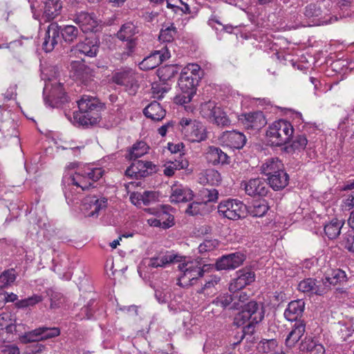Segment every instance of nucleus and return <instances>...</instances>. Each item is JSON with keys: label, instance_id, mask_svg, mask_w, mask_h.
<instances>
[{"label": "nucleus", "instance_id": "nucleus-1", "mask_svg": "<svg viewBox=\"0 0 354 354\" xmlns=\"http://www.w3.org/2000/svg\"><path fill=\"white\" fill-rule=\"evenodd\" d=\"M79 112L74 113V119L82 126L93 125L97 124L100 118V111L103 109V104L98 99L83 95L77 101Z\"/></svg>", "mask_w": 354, "mask_h": 354}, {"label": "nucleus", "instance_id": "nucleus-2", "mask_svg": "<svg viewBox=\"0 0 354 354\" xmlns=\"http://www.w3.org/2000/svg\"><path fill=\"white\" fill-rule=\"evenodd\" d=\"M178 263V268L181 272L178 277L177 284L179 286L188 288L196 284L203 277L206 266H202L198 261H186V257H183V261Z\"/></svg>", "mask_w": 354, "mask_h": 354}, {"label": "nucleus", "instance_id": "nucleus-3", "mask_svg": "<svg viewBox=\"0 0 354 354\" xmlns=\"http://www.w3.org/2000/svg\"><path fill=\"white\" fill-rule=\"evenodd\" d=\"M294 133L291 123L286 120H279L268 127L266 136L272 146L284 147Z\"/></svg>", "mask_w": 354, "mask_h": 354}, {"label": "nucleus", "instance_id": "nucleus-4", "mask_svg": "<svg viewBox=\"0 0 354 354\" xmlns=\"http://www.w3.org/2000/svg\"><path fill=\"white\" fill-rule=\"evenodd\" d=\"M104 172V171L100 167H86L71 176V182L73 185L80 187L82 190H87L90 187H95L94 183L102 177Z\"/></svg>", "mask_w": 354, "mask_h": 354}, {"label": "nucleus", "instance_id": "nucleus-5", "mask_svg": "<svg viewBox=\"0 0 354 354\" xmlns=\"http://www.w3.org/2000/svg\"><path fill=\"white\" fill-rule=\"evenodd\" d=\"M199 81L198 76L194 77L193 78V77L180 73L178 84L181 93L175 97V102L180 105L190 102L193 96L196 94V86Z\"/></svg>", "mask_w": 354, "mask_h": 354}, {"label": "nucleus", "instance_id": "nucleus-6", "mask_svg": "<svg viewBox=\"0 0 354 354\" xmlns=\"http://www.w3.org/2000/svg\"><path fill=\"white\" fill-rule=\"evenodd\" d=\"M179 127L182 134L190 142H201L207 138L205 127L196 120L183 118L179 122Z\"/></svg>", "mask_w": 354, "mask_h": 354}, {"label": "nucleus", "instance_id": "nucleus-7", "mask_svg": "<svg viewBox=\"0 0 354 354\" xmlns=\"http://www.w3.org/2000/svg\"><path fill=\"white\" fill-rule=\"evenodd\" d=\"M200 113L203 118L218 126L225 127L230 124L227 114L220 106H217L214 101L202 103L200 107Z\"/></svg>", "mask_w": 354, "mask_h": 354}, {"label": "nucleus", "instance_id": "nucleus-8", "mask_svg": "<svg viewBox=\"0 0 354 354\" xmlns=\"http://www.w3.org/2000/svg\"><path fill=\"white\" fill-rule=\"evenodd\" d=\"M246 209V205L236 199H227L221 202L218 206L219 214L230 220L245 217Z\"/></svg>", "mask_w": 354, "mask_h": 354}, {"label": "nucleus", "instance_id": "nucleus-9", "mask_svg": "<svg viewBox=\"0 0 354 354\" xmlns=\"http://www.w3.org/2000/svg\"><path fill=\"white\" fill-rule=\"evenodd\" d=\"M113 82L124 86L125 91L131 95H135L139 88L135 73L131 70H122L115 73L112 76Z\"/></svg>", "mask_w": 354, "mask_h": 354}, {"label": "nucleus", "instance_id": "nucleus-10", "mask_svg": "<svg viewBox=\"0 0 354 354\" xmlns=\"http://www.w3.org/2000/svg\"><path fill=\"white\" fill-rule=\"evenodd\" d=\"M169 46L165 45L160 50H155L145 57L140 64L139 68L143 71H149L155 68L162 62L170 57Z\"/></svg>", "mask_w": 354, "mask_h": 354}, {"label": "nucleus", "instance_id": "nucleus-11", "mask_svg": "<svg viewBox=\"0 0 354 354\" xmlns=\"http://www.w3.org/2000/svg\"><path fill=\"white\" fill-rule=\"evenodd\" d=\"M236 277L233 279L229 284L230 292L241 290L245 286L254 282L256 274L250 268H242L236 272Z\"/></svg>", "mask_w": 354, "mask_h": 354}, {"label": "nucleus", "instance_id": "nucleus-12", "mask_svg": "<svg viewBox=\"0 0 354 354\" xmlns=\"http://www.w3.org/2000/svg\"><path fill=\"white\" fill-rule=\"evenodd\" d=\"M133 162L129 167L125 174L131 177L139 178L146 177L156 171V167L151 162L139 160H133Z\"/></svg>", "mask_w": 354, "mask_h": 354}, {"label": "nucleus", "instance_id": "nucleus-13", "mask_svg": "<svg viewBox=\"0 0 354 354\" xmlns=\"http://www.w3.org/2000/svg\"><path fill=\"white\" fill-rule=\"evenodd\" d=\"M138 32V28L132 22L124 24L118 31L117 37L122 41H127V54L130 55L134 51L136 46V39L133 36Z\"/></svg>", "mask_w": 354, "mask_h": 354}, {"label": "nucleus", "instance_id": "nucleus-14", "mask_svg": "<svg viewBox=\"0 0 354 354\" xmlns=\"http://www.w3.org/2000/svg\"><path fill=\"white\" fill-rule=\"evenodd\" d=\"M73 21L84 32H97L99 30V22L93 13L77 12L74 15Z\"/></svg>", "mask_w": 354, "mask_h": 354}, {"label": "nucleus", "instance_id": "nucleus-15", "mask_svg": "<svg viewBox=\"0 0 354 354\" xmlns=\"http://www.w3.org/2000/svg\"><path fill=\"white\" fill-rule=\"evenodd\" d=\"M241 185L244 187L245 193L250 196H265L269 192L268 183L260 178H251L248 181H243Z\"/></svg>", "mask_w": 354, "mask_h": 354}, {"label": "nucleus", "instance_id": "nucleus-16", "mask_svg": "<svg viewBox=\"0 0 354 354\" xmlns=\"http://www.w3.org/2000/svg\"><path fill=\"white\" fill-rule=\"evenodd\" d=\"M61 41L60 26L55 22L50 24L45 32L42 48L46 52H51Z\"/></svg>", "mask_w": 354, "mask_h": 354}, {"label": "nucleus", "instance_id": "nucleus-17", "mask_svg": "<svg viewBox=\"0 0 354 354\" xmlns=\"http://www.w3.org/2000/svg\"><path fill=\"white\" fill-rule=\"evenodd\" d=\"M46 103L50 106L59 107L68 102V97L63 88V84L60 82L51 84V88L48 97L45 98Z\"/></svg>", "mask_w": 354, "mask_h": 354}, {"label": "nucleus", "instance_id": "nucleus-18", "mask_svg": "<svg viewBox=\"0 0 354 354\" xmlns=\"http://www.w3.org/2000/svg\"><path fill=\"white\" fill-rule=\"evenodd\" d=\"M245 259V255L241 252L224 255L216 261V268L218 270H234L239 267Z\"/></svg>", "mask_w": 354, "mask_h": 354}, {"label": "nucleus", "instance_id": "nucleus-19", "mask_svg": "<svg viewBox=\"0 0 354 354\" xmlns=\"http://www.w3.org/2000/svg\"><path fill=\"white\" fill-rule=\"evenodd\" d=\"M241 120L246 129L254 131H258L266 124V118L261 111L242 115Z\"/></svg>", "mask_w": 354, "mask_h": 354}, {"label": "nucleus", "instance_id": "nucleus-20", "mask_svg": "<svg viewBox=\"0 0 354 354\" xmlns=\"http://www.w3.org/2000/svg\"><path fill=\"white\" fill-rule=\"evenodd\" d=\"M43 15L44 21H50L58 17L62 12V2L61 0H42Z\"/></svg>", "mask_w": 354, "mask_h": 354}, {"label": "nucleus", "instance_id": "nucleus-21", "mask_svg": "<svg viewBox=\"0 0 354 354\" xmlns=\"http://www.w3.org/2000/svg\"><path fill=\"white\" fill-rule=\"evenodd\" d=\"M305 308V302L302 299L290 301L284 311L285 318L290 322L301 321V317Z\"/></svg>", "mask_w": 354, "mask_h": 354}, {"label": "nucleus", "instance_id": "nucleus-22", "mask_svg": "<svg viewBox=\"0 0 354 354\" xmlns=\"http://www.w3.org/2000/svg\"><path fill=\"white\" fill-rule=\"evenodd\" d=\"M242 309L245 313H247L252 323H259L264 317L265 311L262 303L250 301L244 304Z\"/></svg>", "mask_w": 354, "mask_h": 354}, {"label": "nucleus", "instance_id": "nucleus-23", "mask_svg": "<svg viewBox=\"0 0 354 354\" xmlns=\"http://www.w3.org/2000/svg\"><path fill=\"white\" fill-rule=\"evenodd\" d=\"M298 290L305 293L322 295L326 293V288L322 285V281L308 278L299 282Z\"/></svg>", "mask_w": 354, "mask_h": 354}, {"label": "nucleus", "instance_id": "nucleus-24", "mask_svg": "<svg viewBox=\"0 0 354 354\" xmlns=\"http://www.w3.org/2000/svg\"><path fill=\"white\" fill-rule=\"evenodd\" d=\"M221 138L225 145L232 149H240L246 142L245 135L236 131H226L223 133Z\"/></svg>", "mask_w": 354, "mask_h": 354}, {"label": "nucleus", "instance_id": "nucleus-25", "mask_svg": "<svg viewBox=\"0 0 354 354\" xmlns=\"http://www.w3.org/2000/svg\"><path fill=\"white\" fill-rule=\"evenodd\" d=\"M100 39L95 36H91L86 38L82 42L77 45L78 51L85 55L91 57H95L99 50Z\"/></svg>", "mask_w": 354, "mask_h": 354}, {"label": "nucleus", "instance_id": "nucleus-26", "mask_svg": "<svg viewBox=\"0 0 354 354\" xmlns=\"http://www.w3.org/2000/svg\"><path fill=\"white\" fill-rule=\"evenodd\" d=\"M107 198L101 197L97 198L95 196H93L86 199L84 203L85 209H90L91 212L88 213L89 217H97L102 210H104L107 207Z\"/></svg>", "mask_w": 354, "mask_h": 354}, {"label": "nucleus", "instance_id": "nucleus-27", "mask_svg": "<svg viewBox=\"0 0 354 354\" xmlns=\"http://www.w3.org/2000/svg\"><path fill=\"white\" fill-rule=\"evenodd\" d=\"M304 15L306 19L310 20L308 26H319L325 22L321 19L322 10L318 3L308 4L304 8Z\"/></svg>", "mask_w": 354, "mask_h": 354}, {"label": "nucleus", "instance_id": "nucleus-28", "mask_svg": "<svg viewBox=\"0 0 354 354\" xmlns=\"http://www.w3.org/2000/svg\"><path fill=\"white\" fill-rule=\"evenodd\" d=\"M346 279L347 277L344 271L341 269H333L326 274L325 277L322 279V283L323 286L326 288V292H327L332 286L344 282Z\"/></svg>", "mask_w": 354, "mask_h": 354}, {"label": "nucleus", "instance_id": "nucleus-29", "mask_svg": "<svg viewBox=\"0 0 354 354\" xmlns=\"http://www.w3.org/2000/svg\"><path fill=\"white\" fill-rule=\"evenodd\" d=\"M183 256L169 252L164 255H159L158 257L151 258L148 266L151 268L165 267L166 265L171 263L181 262L183 261Z\"/></svg>", "mask_w": 354, "mask_h": 354}, {"label": "nucleus", "instance_id": "nucleus-30", "mask_svg": "<svg viewBox=\"0 0 354 354\" xmlns=\"http://www.w3.org/2000/svg\"><path fill=\"white\" fill-rule=\"evenodd\" d=\"M206 158L209 162L214 165L230 163V157L220 148L211 146L208 147Z\"/></svg>", "mask_w": 354, "mask_h": 354}, {"label": "nucleus", "instance_id": "nucleus-31", "mask_svg": "<svg viewBox=\"0 0 354 354\" xmlns=\"http://www.w3.org/2000/svg\"><path fill=\"white\" fill-rule=\"evenodd\" d=\"M193 198V192L189 188L182 186L171 188L170 201L172 203L188 202L192 201Z\"/></svg>", "mask_w": 354, "mask_h": 354}, {"label": "nucleus", "instance_id": "nucleus-32", "mask_svg": "<svg viewBox=\"0 0 354 354\" xmlns=\"http://www.w3.org/2000/svg\"><path fill=\"white\" fill-rule=\"evenodd\" d=\"M306 331V324L304 321L295 322L292 330L288 335L285 343L286 346L291 348L299 341Z\"/></svg>", "mask_w": 354, "mask_h": 354}, {"label": "nucleus", "instance_id": "nucleus-33", "mask_svg": "<svg viewBox=\"0 0 354 354\" xmlns=\"http://www.w3.org/2000/svg\"><path fill=\"white\" fill-rule=\"evenodd\" d=\"M71 72L75 80H79L82 82H87L91 77V69L78 61H73L71 63Z\"/></svg>", "mask_w": 354, "mask_h": 354}, {"label": "nucleus", "instance_id": "nucleus-34", "mask_svg": "<svg viewBox=\"0 0 354 354\" xmlns=\"http://www.w3.org/2000/svg\"><path fill=\"white\" fill-rule=\"evenodd\" d=\"M268 184L274 191H279L284 189L289 183V175L283 169L277 174L268 178Z\"/></svg>", "mask_w": 354, "mask_h": 354}, {"label": "nucleus", "instance_id": "nucleus-35", "mask_svg": "<svg viewBox=\"0 0 354 354\" xmlns=\"http://www.w3.org/2000/svg\"><path fill=\"white\" fill-rule=\"evenodd\" d=\"M143 113L152 120L160 121L165 117L166 111L160 103L153 101L143 109Z\"/></svg>", "mask_w": 354, "mask_h": 354}, {"label": "nucleus", "instance_id": "nucleus-36", "mask_svg": "<svg viewBox=\"0 0 354 354\" xmlns=\"http://www.w3.org/2000/svg\"><path fill=\"white\" fill-rule=\"evenodd\" d=\"M283 169V165L278 158L267 160L261 167V172L270 178Z\"/></svg>", "mask_w": 354, "mask_h": 354}, {"label": "nucleus", "instance_id": "nucleus-37", "mask_svg": "<svg viewBox=\"0 0 354 354\" xmlns=\"http://www.w3.org/2000/svg\"><path fill=\"white\" fill-rule=\"evenodd\" d=\"M189 166L188 161L180 154L178 159L174 161H169L165 164L163 173L167 176H172L176 170L185 169Z\"/></svg>", "mask_w": 354, "mask_h": 354}, {"label": "nucleus", "instance_id": "nucleus-38", "mask_svg": "<svg viewBox=\"0 0 354 354\" xmlns=\"http://www.w3.org/2000/svg\"><path fill=\"white\" fill-rule=\"evenodd\" d=\"M308 143V140L304 135H298L292 140L291 144H286L281 148V151L288 153H292L295 151L304 150Z\"/></svg>", "mask_w": 354, "mask_h": 354}, {"label": "nucleus", "instance_id": "nucleus-39", "mask_svg": "<svg viewBox=\"0 0 354 354\" xmlns=\"http://www.w3.org/2000/svg\"><path fill=\"white\" fill-rule=\"evenodd\" d=\"M220 281V277L216 275H210L207 279H205L204 285L200 289L197 290V293L205 295L215 294L216 292V286L218 284Z\"/></svg>", "mask_w": 354, "mask_h": 354}, {"label": "nucleus", "instance_id": "nucleus-40", "mask_svg": "<svg viewBox=\"0 0 354 354\" xmlns=\"http://www.w3.org/2000/svg\"><path fill=\"white\" fill-rule=\"evenodd\" d=\"M60 35L65 42L71 44L74 42L80 35L78 28L73 25L60 26Z\"/></svg>", "mask_w": 354, "mask_h": 354}, {"label": "nucleus", "instance_id": "nucleus-41", "mask_svg": "<svg viewBox=\"0 0 354 354\" xmlns=\"http://www.w3.org/2000/svg\"><path fill=\"white\" fill-rule=\"evenodd\" d=\"M342 227L341 221L336 218L333 219L329 223L325 225V234L330 239H335L339 235Z\"/></svg>", "mask_w": 354, "mask_h": 354}, {"label": "nucleus", "instance_id": "nucleus-42", "mask_svg": "<svg viewBox=\"0 0 354 354\" xmlns=\"http://www.w3.org/2000/svg\"><path fill=\"white\" fill-rule=\"evenodd\" d=\"M178 73V68L174 65H165L158 70V75L162 82L172 79Z\"/></svg>", "mask_w": 354, "mask_h": 354}, {"label": "nucleus", "instance_id": "nucleus-43", "mask_svg": "<svg viewBox=\"0 0 354 354\" xmlns=\"http://www.w3.org/2000/svg\"><path fill=\"white\" fill-rule=\"evenodd\" d=\"M268 209L269 207L267 202L265 200H262L254 202L250 207L248 212L254 217H262L267 213Z\"/></svg>", "mask_w": 354, "mask_h": 354}, {"label": "nucleus", "instance_id": "nucleus-44", "mask_svg": "<svg viewBox=\"0 0 354 354\" xmlns=\"http://www.w3.org/2000/svg\"><path fill=\"white\" fill-rule=\"evenodd\" d=\"M148 149L149 147H147V144L143 141H140L135 143L129 151V156L130 160L138 159V158L146 154L148 151Z\"/></svg>", "mask_w": 354, "mask_h": 354}, {"label": "nucleus", "instance_id": "nucleus-45", "mask_svg": "<svg viewBox=\"0 0 354 354\" xmlns=\"http://www.w3.org/2000/svg\"><path fill=\"white\" fill-rule=\"evenodd\" d=\"M337 327V334L342 341H346L354 332V324L351 322H339Z\"/></svg>", "mask_w": 354, "mask_h": 354}, {"label": "nucleus", "instance_id": "nucleus-46", "mask_svg": "<svg viewBox=\"0 0 354 354\" xmlns=\"http://www.w3.org/2000/svg\"><path fill=\"white\" fill-rule=\"evenodd\" d=\"M176 34L177 29L173 24H171L166 28L161 29L158 39L162 42L170 44L174 41Z\"/></svg>", "mask_w": 354, "mask_h": 354}, {"label": "nucleus", "instance_id": "nucleus-47", "mask_svg": "<svg viewBox=\"0 0 354 354\" xmlns=\"http://www.w3.org/2000/svg\"><path fill=\"white\" fill-rule=\"evenodd\" d=\"M146 211L148 212L155 214L158 219L160 220V222L162 221L166 224L169 225V227L174 225V217L173 215L169 214L167 211H165L163 208L159 209H153L151 208L146 209Z\"/></svg>", "mask_w": 354, "mask_h": 354}, {"label": "nucleus", "instance_id": "nucleus-48", "mask_svg": "<svg viewBox=\"0 0 354 354\" xmlns=\"http://www.w3.org/2000/svg\"><path fill=\"white\" fill-rule=\"evenodd\" d=\"M46 292L50 297V308L55 309L64 306L66 302V299L62 294L55 292L53 290H48Z\"/></svg>", "mask_w": 354, "mask_h": 354}, {"label": "nucleus", "instance_id": "nucleus-49", "mask_svg": "<svg viewBox=\"0 0 354 354\" xmlns=\"http://www.w3.org/2000/svg\"><path fill=\"white\" fill-rule=\"evenodd\" d=\"M42 301L43 297L41 295L35 294L28 298L17 301L15 305L17 308H25L32 307Z\"/></svg>", "mask_w": 354, "mask_h": 354}, {"label": "nucleus", "instance_id": "nucleus-50", "mask_svg": "<svg viewBox=\"0 0 354 354\" xmlns=\"http://www.w3.org/2000/svg\"><path fill=\"white\" fill-rule=\"evenodd\" d=\"M231 292L233 296L234 301L232 308L239 309L240 308H243V306H242V304L249 299L248 293L245 291H242L241 290Z\"/></svg>", "mask_w": 354, "mask_h": 354}, {"label": "nucleus", "instance_id": "nucleus-51", "mask_svg": "<svg viewBox=\"0 0 354 354\" xmlns=\"http://www.w3.org/2000/svg\"><path fill=\"white\" fill-rule=\"evenodd\" d=\"M41 331L42 330L41 329V327H39L35 330L27 332L21 337L20 340L22 343L41 341Z\"/></svg>", "mask_w": 354, "mask_h": 354}, {"label": "nucleus", "instance_id": "nucleus-52", "mask_svg": "<svg viewBox=\"0 0 354 354\" xmlns=\"http://www.w3.org/2000/svg\"><path fill=\"white\" fill-rule=\"evenodd\" d=\"M16 279L15 271L13 269L4 271L0 275V288L2 289L12 283Z\"/></svg>", "mask_w": 354, "mask_h": 354}, {"label": "nucleus", "instance_id": "nucleus-53", "mask_svg": "<svg viewBox=\"0 0 354 354\" xmlns=\"http://www.w3.org/2000/svg\"><path fill=\"white\" fill-rule=\"evenodd\" d=\"M145 205H149L158 201L159 194L155 191H145L138 196Z\"/></svg>", "mask_w": 354, "mask_h": 354}, {"label": "nucleus", "instance_id": "nucleus-54", "mask_svg": "<svg viewBox=\"0 0 354 354\" xmlns=\"http://www.w3.org/2000/svg\"><path fill=\"white\" fill-rule=\"evenodd\" d=\"M151 90L153 97L160 100L163 97L165 93L170 90V86L163 82V83L160 84H153Z\"/></svg>", "mask_w": 354, "mask_h": 354}, {"label": "nucleus", "instance_id": "nucleus-55", "mask_svg": "<svg viewBox=\"0 0 354 354\" xmlns=\"http://www.w3.org/2000/svg\"><path fill=\"white\" fill-rule=\"evenodd\" d=\"M233 296L232 295L223 294L217 297L213 300L212 304L223 308V309L229 306L230 304H233Z\"/></svg>", "mask_w": 354, "mask_h": 354}, {"label": "nucleus", "instance_id": "nucleus-56", "mask_svg": "<svg viewBox=\"0 0 354 354\" xmlns=\"http://www.w3.org/2000/svg\"><path fill=\"white\" fill-rule=\"evenodd\" d=\"M184 74H187L190 77L198 76L199 80L201 78V68L198 64H189L181 71Z\"/></svg>", "mask_w": 354, "mask_h": 354}, {"label": "nucleus", "instance_id": "nucleus-57", "mask_svg": "<svg viewBox=\"0 0 354 354\" xmlns=\"http://www.w3.org/2000/svg\"><path fill=\"white\" fill-rule=\"evenodd\" d=\"M277 346V342L274 339H263L259 344V349L264 353H268Z\"/></svg>", "mask_w": 354, "mask_h": 354}, {"label": "nucleus", "instance_id": "nucleus-58", "mask_svg": "<svg viewBox=\"0 0 354 354\" xmlns=\"http://www.w3.org/2000/svg\"><path fill=\"white\" fill-rule=\"evenodd\" d=\"M41 329L42 330L41 333V337L42 340H46L48 339H51L56 337L60 335V328L58 327H46L42 326L41 327Z\"/></svg>", "mask_w": 354, "mask_h": 354}, {"label": "nucleus", "instance_id": "nucleus-59", "mask_svg": "<svg viewBox=\"0 0 354 354\" xmlns=\"http://www.w3.org/2000/svg\"><path fill=\"white\" fill-rule=\"evenodd\" d=\"M17 318L14 313L10 311L3 312L0 315V328H3V326L10 323H16Z\"/></svg>", "mask_w": 354, "mask_h": 354}, {"label": "nucleus", "instance_id": "nucleus-60", "mask_svg": "<svg viewBox=\"0 0 354 354\" xmlns=\"http://www.w3.org/2000/svg\"><path fill=\"white\" fill-rule=\"evenodd\" d=\"M257 324V323H252L250 322L243 328L241 332L240 341H242L244 338H246L247 341H250V338L254 333L255 324Z\"/></svg>", "mask_w": 354, "mask_h": 354}, {"label": "nucleus", "instance_id": "nucleus-61", "mask_svg": "<svg viewBox=\"0 0 354 354\" xmlns=\"http://www.w3.org/2000/svg\"><path fill=\"white\" fill-rule=\"evenodd\" d=\"M342 244L347 250L354 252V230L348 231L345 234Z\"/></svg>", "mask_w": 354, "mask_h": 354}, {"label": "nucleus", "instance_id": "nucleus-62", "mask_svg": "<svg viewBox=\"0 0 354 354\" xmlns=\"http://www.w3.org/2000/svg\"><path fill=\"white\" fill-rule=\"evenodd\" d=\"M201 192L203 198L205 200V203L215 202L218 199V192L216 189H203Z\"/></svg>", "mask_w": 354, "mask_h": 354}, {"label": "nucleus", "instance_id": "nucleus-63", "mask_svg": "<svg viewBox=\"0 0 354 354\" xmlns=\"http://www.w3.org/2000/svg\"><path fill=\"white\" fill-rule=\"evenodd\" d=\"M246 322L250 323V319L248 316L247 313H245L242 309L235 315L234 318V324L237 326H241L244 325Z\"/></svg>", "mask_w": 354, "mask_h": 354}, {"label": "nucleus", "instance_id": "nucleus-64", "mask_svg": "<svg viewBox=\"0 0 354 354\" xmlns=\"http://www.w3.org/2000/svg\"><path fill=\"white\" fill-rule=\"evenodd\" d=\"M65 198L67 203L71 205L77 204L80 201L79 194L73 188L65 192Z\"/></svg>", "mask_w": 354, "mask_h": 354}]
</instances>
